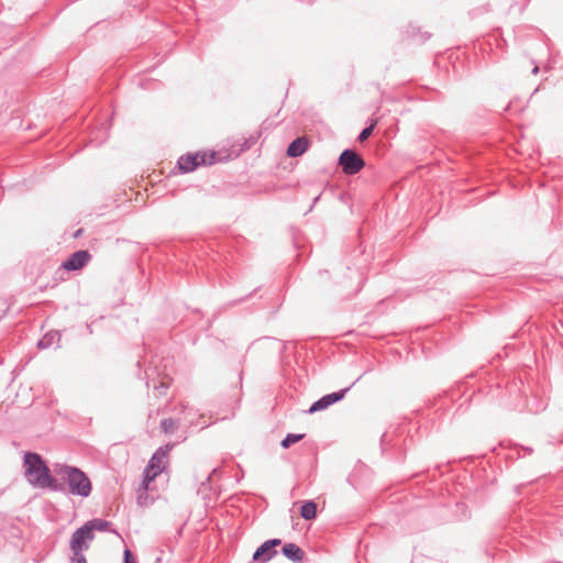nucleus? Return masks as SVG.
I'll list each match as a JSON object with an SVG mask.
<instances>
[{
  "label": "nucleus",
  "instance_id": "5701e85b",
  "mask_svg": "<svg viewBox=\"0 0 563 563\" xmlns=\"http://www.w3.org/2000/svg\"><path fill=\"white\" fill-rule=\"evenodd\" d=\"M5 314V311H3L1 314H0V320L4 317Z\"/></svg>",
  "mask_w": 563,
  "mask_h": 563
},
{
  "label": "nucleus",
  "instance_id": "6ab92c4d",
  "mask_svg": "<svg viewBox=\"0 0 563 563\" xmlns=\"http://www.w3.org/2000/svg\"><path fill=\"white\" fill-rule=\"evenodd\" d=\"M168 387H169L168 382H161L159 385L155 386L154 388L157 390L158 395L162 396V395H165Z\"/></svg>",
  "mask_w": 563,
  "mask_h": 563
},
{
  "label": "nucleus",
  "instance_id": "423d86ee",
  "mask_svg": "<svg viewBox=\"0 0 563 563\" xmlns=\"http://www.w3.org/2000/svg\"><path fill=\"white\" fill-rule=\"evenodd\" d=\"M95 538V534L91 528L87 525V522L78 528L70 538V550L71 551H84L89 548V542H91Z\"/></svg>",
  "mask_w": 563,
  "mask_h": 563
},
{
  "label": "nucleus",
  "instance_id": "4be33fe9",
  "mask_svg": "<svg viewBox=\"0 0 563 563\" xmlns=\"http://www.w3.org/2000/svg\"><path fill=\"white\" fill-rule=\"evenodd\" d=\"M142 499H145V496H142V494H140V495L137 496V501H139V504H140V505H142V504H143V503H142Z\"/></svg>",
  "mask_w": 563,
  "mask_h": 563
},
{
  "label": "nucleus",
  "instance_id": "a211bd4d",
  "mask_svg": "<svg viewBox=\"0 0 563 563\" xmlns=\"http://www.w3.org/2000/svg\"><path fill=\"white\" fill-rule=\"evenodd\" d=\"M74 556L71 563H87L85 555L81 551H71Z\"/></svg>",
  "mask_w": 563,
  "mask_h": 563
},
{
  "label": "nucleus",
  "instance_id": "7ed1b4c3",
  "mask_svg": "<svg viewBox=\"0 0 563 563\" xmlns=\"http://www.w3.org/2000/svg\"><path fill=\"white\" fill-rule=\"evenodd\" d=\"M173 445L166 444L165 446H161L156 450V452L150 459L145 470H144V479L143 486L146 490L148 488V484L154 481L164 470L167 463V456Z\"/></svg>",
  "mask_w": 563,
  "mask_h": 563
},
{
  "label": "nucleus",
  "instance_id": "1a4fd4ad",
  "mask_svg": "<svg viewBox=\"0 0 563 563\" xmlns=\"http://www.w3.org/2000/svg\"><path fill=\"white\" fill-rule=\"evenodd\" d=\"M91 255L88 251L80 250L70 254L66 261L62 263V267L66 271H78L85 267L90 261Z\"/></svg>",
  "mask_w": 563,
  "mask_h": 563
},
{
  "label": "nucleus",
  "instance_id": "f257e3e1",
  "mask_svg": "<svg viewBox=\"0 0 563 563\" xmlns=\"http://www.w3.org/2000/svg\"><path fill=\"white\" fill-rule=\"evenodd\" d=\"M24 468L27 482L34 487H48L54 492L64 490V486L51 476L49 468L37 453L24 454Z\"/></svg>",
  "mask_w": 563,
  "mask_h": 563
},
{
  "label": "nucleus",
  "instance_id": "9d476101",
  "mask_svg": "<svg viewBox=\"0 0 563 563\" xmlns=\"http://www.w3.org/2000/svg\"><path fill=\"white\" fill-rule=\"evenodd\" d=\"M283 554L295 563L302 562L305 552L295 543H286L282 549Z\"/></svg>",
  "mask_w": 563,
  "mask_h": 563
},
{
  "label": "nucleus",
  "instance_id": "ddd939ff",
  "mask_svg": "<svg viewBox=\"0 0 563 563\" xmlns=\"http://www.w3.org/2000/svg\"><path fill=\"white\" fill-rule=\"evenodd\" d=\"M300 515L306 520H311V519L316 518V516H317V505H316V503H313L311 500L305 501L301 505Z\"/></svg>",
  "mask_w": 563,
  "mask_h": 563
},
{
  "label": "nucleus",
  "instance_id": "412c9836",
  "mask_svg": "<svg viewBox=\"0 0 563 563\" xmlns=\"http://www.w3.org/2000/svg\"><path fill=\"white\" fill-rule=\"evenodd\" d=\"M142 499H145V496H142V494H140V495L137 496V501H139V504H140V505H142V504H143V503H142Z\"/></svg>",
  "mask_w": 563,
  "mask_h": 563
},
{
  "label": "nucleus",
  "instance_id": "39448f33",
  "mask_svg": "<svg viewBox=\"0 0 563 563\" xmlns=\"http://www.w3.org/2000/svg\"><path fill=\"white\" fill-rule=\"evenodd\" d=\"M339 165L345 175H355L365 166L364 159L353 150H344L339 157Z\"/></svg>",
  "mask_w": 563,
  "mask_h": 563
},
{
  "label": "nucleus",
  "instance_id": "4468645a",
  "mask_svg": "<svg viewBox=\"0 0 563 563\" xmlns=\"http://www.w3.org/2000/svg\"><path fill=\"white\" fill-rule=\"evenodd\" d=\"M60 340V334L58 332H49L46 333L38 342V349H48L51 347L55 341Z\"/></svg>",
  "mask_w": 563,
  "mask_h": 563
},
{
  "label": "nucleus",
  "instance_id": "6e6552de",
  "mask_svg": "<svg viewBox=\"0 0 563 563\" xmlns=\"http://www.w3.org/2000/svg\"><path fill=\"white\" fill-rule=\"evenodd\" d=\"M282 541L279 539H271L261 544L253 554V560L261 563H266L273 559L277 551L275 548L279 545Z\"/></svg>",
  "mask_w": 563,
  "mask_h": 563
},
{
  "label": "nucleus",
  "instance_id": "20e7f679",
  "mask_svg": "<svg viewBox=\"0 0 563 563\" xmlns=\"http://www.w3.org/2000/svg\"><path fill=\"white\" fill-rule=\"evenodd\" d=\"M214 154L208 155L207 153H187L178 158V167L183 173H190L197 167L212 164Z\"/></svg>",
  "mask_w": 563,
  "mask_h": 563
},
{
  "label": "nucleus",
  "instance_id": "aec40b11",
  "mask_svg": "<svg viewBox=\"0 0 563 563\" xmlns=\"http://www.w3.org/2000/svg\"><path fill=\"white\" fill-rule=\"evenodd\" d=\"M123 563H136L132 552L129 549L124 550V561Z\"/></svg>",
  "mask_w": 563,
  "mask_h": 563
},
{
  "label": "nucleus",
  "instance_id": "dca6fc26",
  "mask_svg": "<svg viewBox=\"0 0 563 563\" xmlns=\"http://www.w3.org/2000/svg\"><path fill=\"white\" fill-rule=\"evenodd\" d=\"M161 428L165 433H173L177 429V422L172 419H164L161 422Z\"/></svg>",
  "mask_w": 563,
  "mask_h": 563
},
{
  "label": "nucleus",
  "instance_id": "f8f14e48",
  "mask_svg": "<svg viewBox=\"0 0 563 563\" xmlns=\"http://www.w3.org/2000/svg\"><path fill=\"white\" fill-rule=\"evenodd\" d=\"M87 525L91 528L92 532H95V531H101V532L108 531V532L114 533V534L120 537V533L115 529L112 528V523L110 521L104 520V519L95 518V519H91V520L87 521Z\"/></svg>",
  "mask_w": 563,
  "mask_h": 563
},
{
  "label": "nucleus",
  "instance_id": "0eeeda50",
  "mask_svg": "<svg viewBox=\"0 0 563 563\" xmlns=\"http://www.w3.org/2000/svg\"><path fill=\"white\" fill-rule=\"evenodd\" d=\"M355 384V382L346 387V388H343L339 391H335V393H331V394H328L323 397H321L320 399H318L317 401H314L311 407L309 408V412L310 413H314L317 411H320V410H323V409H327L329 406L342 400L345 396V394L350 390V388Z\"/></svg>",
  "mask_w": 563,
  "mask_h": 563
},
{
  "label": "nucleus",
  "instance_id": "9b49d317",
  "mask_svg": "<svg viewBox=\"0 0 563 563\" xmlns=\"http://www.w3.org/2000/svg\"><path fill=\"white\" fill-rule=\"evenodd\" d=\"M307 150L308 140L306 137H297L289 144L287 148V155L289 157H298L302 155Z\"/></svg>",
  "mask_w": 563,
  "mask_h": 563
},
{
  "label": "nucleus",
  "instance_id": "b1692460",
  "mask_svg": "<svg viewBox=\"0 0 563 563\" xmlns=\"http://www.w3.org/2000/svg\"><path fill=\"white\" fill-rule=\"evenodd\" d=\"M538 70H539V68H538V67H534L533 73H534V74H537V73H538Z\"/></svg>",
  "mask_w": 563,
  "mask_h": 563
},
{
  "label": "nucleus",
  "instance_id": "f03ea898",
  "mask_svg": "<svg viewBox=\"0 0 563 563\" xmlns=\"http://www.w3.org/2000/svg\"><path fill=\"white\" fill-rule=\"evenodd\" d=\"M63 479L68 486V493L71 495L88 497L91 494L92 485L89 477L75 466H64L62 468Z\"/></svg>",
  "mask_w": 563,
  "mask_h": 563
},
{
  "label": "nucleus",
  "instance_id": "2eb2a0df",
  "mask_svg": "<svg viewBox=\"0 0 563 563\" xmlns=\"http://www.w3.org/2000/svg\"><path fill=\"white\" fill-rule=\"evenodd\" d=\"M303 437L305 434L288 433L282 441V446L288 449L290 445L299 442Z\"/></svg>",
  "mask_w": 563,
  "mask_h": 563
},
{
  "label": "nucleus",
  "instance_id": "f3484780",
  "mask_svg": "<svg viewBox=\"0 0 563 563\" xmlns=\"http://www.w3.org/2000/svg\"><path fill=\"white\" fill-rule=\"evenodd\" d=\"M376 124H377V119L373 120V121H372V123H371L368 126H366V128H365V129L360 133V135H358V141H360V142H364V141H366V140L371 136V134L373 133V131H374V129H375Z\"/></svg>",
  "mask_w": 563,
  "mask_h": 563
}]
</instances>
